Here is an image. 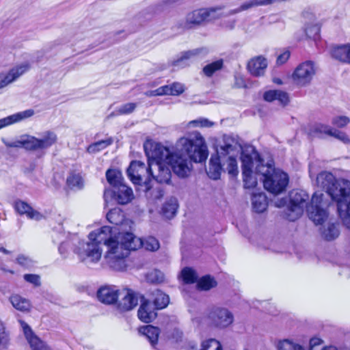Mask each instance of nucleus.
<instances>
[{
	"mask_svg": "<svg viewBox=\"0 0 350 350\" xmlns=\"http://www.w3.org/2000/svg\"><path fill=\"white\" fill-rule=\"evenodd\" d=\"M307 37L316 40L319 38L320 27L318 25H311L305 29Z\"/></svg>",
	"mask_w": 350,
	"mask_h": 350,
	"instance_id": "nucleus-48",
	"label": "nucleus"
},
{
	"mask_svg": "<svg viewBox=\"0 0 350 350\" xmlns=\"http://www.w3.org/2000/svg\"><path fill=\"white\" fill-rule=\"evenodd\" d=\"M141 239L133 233H126L121 237L119 245L114 250H108L105 256L109 267L116 271H123L126 268L125 258L131 251L141 247Z\"/></svg>",
	"mask_w": 350,
	"mask_h": 350,
	"instance_id": "nucleus-7",
	"label": "nucleus"
},
{
	"mask_svg": "<svg viewBox=\"0 0 350 350\" xmlns=\"http://www.w3.org/2000/svg\"><path fill=\"white\" fill-rule=\"evenodd\" d=\"M314 74L313 64L311 62H306L297 67L292 78L295 83L304 86L310 82Z\"/></svg>",
	"mask_w": 350,
	"mask_h": 350,
	"instance_id": "nucleus-12",
	"label": "nucleus"
},
{
	"mask_svg": "<svg viewBox=\"0 0 350 350\" xmlns=\"http://www.w3.org/2000/svg\"><path fill=\"white\" fill-rule=\"evenodd\" d=\"M9 344V334L5 331L4 324L0 320V350H6L8 348Z\"/></svg>",
	"mask_w": 350,
	"mask_h": 350,
	"instance_id": "nucleus-45",
	"label": "nucleus"
},
{
	"mask_svg": "<svg viewBox=\"0 0 350 350\" xmlns=\"http://www.w3.org/2000/svg\"><path fill=\"white\" fill-rule=\"evenodd\" d=\"M273 82L276 84L281 85L282 84V81L279 78H274Z\"/></svg>",
	"mask_w": 350,
	"mask_h": 350,
	"instance_id": "nucleus-63",
	"label": "nucleus"
},
{
	"mask_svg": "<svg viewBox=\"0 0 350 350\" xmlns=\"http://www.w3.org/2000/svg\"><path fill=\"white\" fill-rule=\"evenodd\" d=\"M39 150H46L57 142V134L52 131H46L41 134L40 137H37Z\"/></svg>",
	"mask_w": 350,
	"mask_h": 350,
	"instance_id": "nucleus-24",
	"label": "nucleus"
},
{
	"mask_svg": "<svg viewBox=\"0 0 350 350\" xmlns=\"http://www.w3.org/2000/svg\"><path fill=\"white\" fill-rule=\"evenodd\" d=\"M183 333L178 329H174L172 332V337L175 339L176 342L182 338Z\"/></svg>",
	"mask_w": 350,
	"mask_h": 350,
	"instance_id": "nucleus-62",
	"label": "nucleus"
},
{
	"mask_svg": "<svg viewBox=\"0 0 350 350\" xmlns=\"http://www.w3.org/2000/svg\"><path fill=\"white\" fill-rule=\"evenodd\" d=\"M258 160L263 159L254 147H251L250 150H245L241 153V167L245 188H254L257 185V178L253 176L252 168L254 163L257 165Z\"/></svg>",
	"mask_w": 350,
	"mask_h": 350,
	"instance_id": "nucleus-8",
	"label": "nucleus"
},
{
	"mask_svg": "<svg viewBox=\"0 0 350 350\" xmlns=\"http://www.w3.org/2000/svg\"><path fill=\"white\" fill-rule=\"evenodd\" d=\"M136 106V103H126L118 107L116 111H113L111 113H110L109 117L131 113L135 109Z\"/></svg>",
	"mask_w": 350,
	"mask_h": 350,
	"instance_id": "nucleus-44",
	"label": "nucleus"
},
{
	"mask_svg": "<svg viewBox=\"0 0 350 350\" xmlns=\"http://www.w3.org/2000/svg\"><path fill=\"white\" fill-rule=\"evenodd\" d=\"M197 282L198 288L202 291H208L215 287L217 284L214 278L209 275L203 276Z\"/></svg>",
	"mask_w": 350,
	"mask_h": 350,
	"instance_id": "nucleus-38",
	"label": "nucleus"
},
{
	"mask_svg": "<svg viewBox=\"0 0 350 350\" xmlns=\"http://www.w3.org/2000/svg\"><path fill=\"white\" fill-rule=\"evenodd\" d=\"M278 350H305L299 344L289 339L280 340L277 345Z\"/></svg>",
	"mask_w": 350,
	"mask_h": 350,
	"instance_id": "nucleus-43",
	"label": "nucleus"
},
{
	"mask_svg": "<svg viewBox=\"0 0 350 350\" xmlns=\"http://www.w3.org/2000/svg\"><path fill=\"white\" fill-rule=\"evenodd\" d=\"M152 165V164L149 163L147 167L142 161H133L126 171L130 180L135 185L144 186L146 193L151 189L150 178L153 176Z\"/></svg>",
	"mask_w": 350,
	"mask_h": 350,
	"instance_id": "nucleus-9",
	"label": "nucleus"
},
{
	"mask_svg": "<svg viewBox=\"0 0 350 350\" xmlns=\"http://www.w3.org/2000/svg\"><path fill=\"white\" fill-rule=\"evenodd\" d=\"M291 55L289 51H285L284 53L278 55L276 60L277 65H282L289 59Z\"/></svg>",
	"mask_w": 350,
	"mask_h": 350,
	"instance_id": "nucleus-53",
	"label": "nucleus"
},
{
	"mask_svg": "<svg viewBox=\"0 0 350 350\" xmlns=\"http://www.w3.org/2000/svg\"><path fill=\"white\" fill-rule=\"evenodd\" d=\"M142 304L138 310L137 315L139 319L146 323L152 322L157 317V313L154 312V308L152 304L145 299L143 296H141Z\"/></svg>",
	"mask_w": 350,
	"mask_h": 350,
	"instance_id": "nucleus-19",
	"label": "nucleus"
},
{
	"mask_svg": "<svg viewBox=\"0 0 350 350\" xmlns=\"http://www.w3.org/2000/svg\"><path fill=\"white\" fill-rule=\"evenodd\" d=\"M332 128L329 125L317 123L314 124L309 131L310 135L312 137H321V135L325 134L330 135Z\"/></svg>",
	"mask_w": 350,
	"mask_h": 350,
	"instance_id": "nucleus-35",
	"label": "nucleus"
},
{
	"mask_svg": "<svg viewBox=\"0 0 350 350\" xmlns=\"http://www.w3.org/2000/svg\"><path fill=\"white\" fill-rule=\"evenodd\" d=\"M321 234L323 239L327 241L336 239L340 234L339 224L327 223L321 228Z\"/></svg>",
	"mask_w": 350,
	"mask_h": 350,
	"instance_id": "nucleus-26",
	"label": "nucleus"
},
{
	"mask_svg": "<svg viewBox=\"0 0 350 350\" xmlns=\"http://www.w3.org/2000/svg\"><path fill=\"white\" fill-rule=\"evenodd\" d=\"M200 350H222V347L218 340L210 338L202 342Z\"/></svg>",
	"mask_w": 350,
	"mask_h": 350,
	"instance_id": "nucleus-46",
	"label": "nucleus"
},
{
	"mask_svg": "<svg viewBox=\"0 0 350 350\" xmlns=\"http://www.w3.org/2000/svg\"><path fill=\"white\" fill-rule=\"evenodd\" d=\"M21 325L25 338L30 345L31 350H52L44 341L38 338L32 331L31 328L24 321Z\"/></svg>",
	"mask_w": 350,
	"mask_h": 350,
	"instance_id": "nucleus-17",
	"label": "nucleus"
},
{
	"mask_svg": "<svg viewBox=\"0 0 350 350\" xmlns=\"http://www.w3.org/2000/svg\"><path fill=\"white\" fill-rule=\"evenodd\" d=\"M146 95L148 96H155L165 95L163 86L159 87V88H157L154 90H151V91L147 92L146 93Z\"/></svg>",
	"mask_w": 350,
	"mask_h": 350,
	"instance_id": "nucleus-57",
	"label": "nucleus"
},
{
	"mask_svg": "<svg viewBox=\"0 0 350 350\" xmlns=\"http://www.w3.org/2000/svg\"><path fill=\"white\" fill-rule=\"evenodd\" d=\"M5 145L9 148H22V136L18 140L12 142H5Z\"/></svg>",
	"mask_w": 350,
	"mask_h": 350,
	"instance_id": "nucleus-60",
	"label": "nucleus"
},
{
	"mask_svg": "<svg viewBox=\"0 0 350 350\" xmlns=\"http://www.w3.org/2000/svg\"><path fill=\"white\" fill-rule=\"evenodd\" d=\"M150 194L154 200H160L164 195V191L161 187H157L153 189Z\"/></svg>",
	"mask_w": 350,
	"mask_h": 350,
	"instance_id": "nucleus-54",
	"label": "nucleus"
},
{
	"mask_svg": "<svg viewBox=\"0 0 350 350\" xmlns=\"http://www.w3.org/2000/svg\"><path fill=\"white\" fill-rule=\"evenodd\" d=\"M10 300L13 307L18 310L28 311L30 308L29 301L18 295L11 296Z\"/></svg>",
	"mask_w": 350,
	"mask_h": 350,
	"instance_id": "nucleus-34",
	"label": "nucleus"
},
{
	"mask_svg": "<svg viewBox=\"0 0 350 350\" xmlns=\"http://www.w3.org/2000/svg\"><path fill=\"white\" fill-rule=\"evenodd\" d=\"M112 143L113 139L111 138L98 141L89 145L87 148V152L90 154H95L110 146Z\"/></svg>",
	"mask_w": 350,
	"mask_h": 350,
	"instance_id": "nucleus-37",
	"label": "nucleus"
},
{
	"mask_svg": "<svg viewBox=\"0 0 350 350\" xmlns=\"http://www.w3.org/2000/svg\"><path fill=\"white\" fill-rule=\"evenodd\" d=\"M322 350H338V349L335 347L330 346V347H325Z\"/></svg>",
	"mask_w": 350,
	"mask_h": 350,
	"instance_id": "nucleus-64",
	"label": "nucleus"
},
{
	"mask_svg": "<svg viewBox=\"0 0 350 350\" xmlns=\"http://www.w3.org/2000/svg\"><path fill=\"white\" fill-rule=\"evenodd\" d=\"M170 301L167 295L163 293L161 291H157L154 299V308L157 310L165 308Z\"/></svg>",
	"mask_w": 350,
	"mask_h": 350,
	"instance_id": "nucleus-41",
	"label": "nucleus"
},
{
	"mask_svg": "<svg viewBox=\"0 0 350 350\" xmlns=\"http://www.w3.org/2000/svg\"><path fill=\"white\" fill-rule=\"evenodd\" d=\"M14 208L20 215L25 214L30 219L39 220L42 217L40 213L33 210L28 204L21 200L15 202Z\"/></svg>",
	"mask_w": 350,
	"mask_h": 350,
	"instance_id": "nucleus-27",
	"label": "nucleus"
},
{
	"mask_svg": "<svg viewBox=\"0 0 350 350\" xmlns=\"http://www.w3.org/2000/svg\"><path fill=\"white\" fill-rule=\"evenodd\" d=\"M79 242H83V241H81L77 234L72 235L67 240L61 243L59 246V252L60 254L64 257H66L68 248H72L73 252L77 254L75 252L76 248L79 249V247H81V250H83V247L79 243Z\"/></svg>",
	"mask_w": 350,
	"mask_h": 350,
	"instance_id": "nucleus-25",
	"label": "nucleus"
},
{
	"mask_svg": "<svg viewBox=\"0 0 350 350\" xmlns=\"http://www.w3.org/2000/svg\"><path fill=\"white\" fill-rule=\"evenodd\" d=\"M17 262L23 266L29 267L31 264V260L24 255H19L16 258Z\"/></svg>",
	"mask_w": 350,
	"mask_h": 350,
	"instance_id": "nucleus-55",
	"label": "nucleus"
},
{
	"mask_svg": "<svg viewBox=\"0 0 350 350\" xmlns=\"http://www.w3.org/2000/svg\"><path fill=\"white\" fill-rule=\"evenodd\" d=\"M333 58L350 64V45L344 44L333 47L331 51Z\"/></svg>",
	"mask_w": 350,
	"mask_h": 350,
	"instance_id": "nucleus-28",
	"label": "nucleus"
},
{
	"mask_svg": "<svg viewBox=\"0 0 350 350\" xmlns=\"http://www.w3.org/2000/svg\"><path fill=\"white\" fill-rule=\"evenodd\" d=\"M317 183L336 203L340 218L350 230V181L337 180L333 174L325 171L317 175Z\"/></svg>",
	"mask_w": 350,
	"mask_h": 350,
	"instance_id": "nucleus-3",
	"label": "nucleus"
},
{
	"mask_svg": "<svg viewBox=\"0 0 350 350\" xmlns=\"http://www.w3.org/2000/svg\"><path fill=\"white\" fill-rule=\"evenodd\" d=\"M108 196L111 197L119 204H126L133 199V193L131 188L122 184L113 190H106L104 193V197L106 199Z\"/></svg>",
	"mask_w": 350,
	"mask_h": 350,
	"instance_id": "nucleus-13",
	"label": "nucleus"
},
{
	"mask_svg": "<svg viewBox=\"0 0 350 350\" xmlns=\"http://www.w3.org/2000/svg\"><path fill=\"white\" fill-rule=\"evenodd\" d=\"M141 241H142L141 240ZM142 246H144L146 250L154 252L159 250L160 244L156 238L153 237H149L144 243L142 242L141 247Z\"/></svg>",
	"mask_w": 350,
	"mask_h": 350,
	"instance_id": "nucleus-47",
	"label": "nucleus"
},
{
	"mask_svg": "<svg viewBox=\"0 0 350 350\" xmlns=\"http://www.w3.org/2000/svg\"><path fill=\"white\" fill-rule=\"evenodd\" d=\"M323 342V340L317 337H314L310 340V348H313L316 346L321 345Z\"/></svg>",
	"mask_w": 350,
	"mask_h": 350,
	"instance_id": "nucleus-61",
	"label": "nucleus"
},
{
	"mask_svg": "<svg viewBox=\"0 0 350 350\" xmlns=\"http://www.w3.org/2000/svg\"><path fill=\"white\" fill-rule=\"evenodd\" d=\"M350 122V119L345 116H336L332 118V123L338 128H343Z\"/></svg>",
	"mask_w": 350,
	"mask_h": 350,
	"instance_id": "nucleus-51",
	"label": "nucleus"
},
{
	"mask_svg": "<svg viewBox=\"0 0 350 350\" xmlns=\"http://www.w3.org/2000/svg\"><path fill=\"white\" fill-rule=\"evenodd\" d=\"M96 295L100 302L111 305L117 302L119 290L116 286L105 285L98 288Z\"/></svg>",
	"mask_w": 350,
	"mask_h": 350,
	"instance_id": "nucleus-15",
	"label": "nucleus"
},
{
	"mask_svg": "<svg viewBox=\"0 0 350 350\" xmlns=\"http://www.w3.org/2000/svg\"><path fill=\"white\" fill-rule=\"evenodd\" d=\"M181 278L185 284H194L198 281V275L190 267H185L181 271Z\"/></svg>",
	"mask_w": 350,
	"mask_h": 350,
	"instance_id": "nucleus-42",
	"label": "nucleus"
},
{
	"mask_svg": "<svg viewBox=\"0 0 350 350\" xmlns=\"http://www.w3.org/2000/svg\"><path fill=\"white\" fill-rule=\"evenodd\" d=\"M107 219L111 224H113L112 227L114 232H118V238L121 237L126 233H131L129 231L132 228L133 222L126 219L123 211L119 208H115L110 210L107 214Z\"/></svg>",
	"mask_w": 350,
	"mask_h": 350,
	"instance_id": "nucleus-11",
	"label": "nucleus"
},
{
	"mask_svg": "<svg viewBox=\"0 0 350 350\" xmlns=\"http://www.w3.org/2000/svg\"><path fill=\"white\" fill-rule=\"evenodd\" d=\"M22 148L31 151L39 150L37 137L29 135H22Z\"/></svg>",
	"mask_w": 350,
	"mask_h": 350,
	"instance_id": "nucleus-39",
	"label": "nucleus"
},
{
	"mask_svg": "<svg viewBox=\"0 0 350 350\" xmlns=\"http://www.w3.org/2000/svg\"><path fill=\"white\" fill-rule=\"evenodd\" d=\"M235 24H236L235 20H228V21H224L221 25L223 28H224L226 29L232 30L235 27Z\"/></svg>",
	"mask_w": 350,
	"mask_h": 350,
	"instance_id": "nucleus-58",
	"label": "nucleus"
},
{
	"mask_svg": "<svg viewBox=\"0 0 350 350\" xmlns=\"http://www.w3.org/2000/svg\"><path fill=\"white\" fill-rule=\"evenodd\" d=\"M146 279L151 283H160L163 280V274L158 270H153L147 274Z\"/></svg>",
	"mask_w": 350,
	"mask_h": 350,
	"instance_id": "nucleus-49",
	"label": "nucleus"
},
{
	"mask_svg": "<svg viewBox=\"0 0 350 350\" xmlns=\"http://www.w3.org/2000/svg\"><path fill=\"white\" fill-rule=\"evenodd\" d=\"M224 144L217 146L215 154L211 155L208 167L206 169L207 176L214 180H219L224 172V166L227 163L226 170L232 176L238 174L237 161L231 152L236 149L234 140L232 137L224 135Z\"/></svg>",
	"mask_w": 350,
	"mask_h": 350,
	"instance_id": "nucleus-5",
	"label": "nucleus"
},
{
	"mask_svg": "<svg viewBox=\"0 0 350 350\" xmlns=\"http://www.w3.org/2000/svg\"><path fill=\"white\" fill-rule=\"evenodd\" d=\"M90 241L79 242L83 247L76 248L75 252L81 262H97L101 257L102 250L100 245H106L108 250H114L119 245L120 239L118 238V232L113 228L103 226L96 231H93L88 236Z\"/></svg>",
	"mask_w": 350,
	"mask_h": 350,
	"instance_id": "nucleus-4",
	"label": "nucleus"
},
{
	"mask_svg": "<svg viewBox=\"0 0 350 350\" xmlns=\"http://www.w3.org/2000/svg\"><path fill=\"white\" fill-rule=\"evenodd\" d=\"M66 184L71 189H81L83 187V181L79 173L70 171L66 179Z\"/></svg>",
	"mask_w": 350,
	"mask_h": 350,
	"instance_id": "nucleus-32",
	"label": "nucleus"
},
{
	"mask_svg": "<svg viewBox=\"0 0 350 350\" xmlns=\"http://www.w3.org/2000/svg\"><path fill=\"white\" fill-rule=\"evenodd\" d=\"M206 318L211 326L220 329L229 327L234 322L232 312L220 306H211L208 310Z\"/></svg>",
	"mask_w": 350,
	"mask_h": 350,
	"instance_id": "nucleus-10",
	"label": "nucleus"
},
{
	"mask_svg": "<svg viewBox=\"0 0 350 350\" xmlns=\"http://www.w3.org/2000/svg\"><path fill=\"white\" fill-rule=\"evenodd\" d=\"M267 67V60L262 55L252 58L247 63V70L254 77L262 76Z\"/></svg>",
	"mask_w": 350,
	"mask_h": 350,
	"instance_id": "nucleus-18",
	"label": "nucleus"
},
{
	"mask_svg": "<svg viewBox=\"0 0 350 350\" xmlns=\"http://www.w3.org/2000/svg\"><path fill=\"white\" fill-rule=\"evenodd\" d=\"M329 136L335 137L345 144L350 143V139L345 132L332 129Z\"/></svg>",
	"mask_w": 350,
	"mask_h": 350,
	"instance_id": "nucleus-50",
	"label": "nucleus"
},
{
	"mask_svg": "<svg viewBox=\"0 0 350 350\" xmlns=\"http://www.w3.org/2000/svg\"><path fill=\"white\" fill-rule=\"evenodd\" d=\"M106 178L108 183L115 188L119 185H121L123 183V177L120 171L109 169L106 172Z\"/></svg>",
	"mask_w": 350,
	"mask_h": 350,
	"instance_id": "nucleus-33",
	"label": "nucleus"
},
{
	"mask_svg": "<svg viewBox=\"0 0 350 350\" xmlns=\"http://www.w3.org/2000/svg\"><path fill=\"white\" fill-rule=\"evenodd\" d=\"M139 295L131 290H128L124 297L118 303V309L120 312L129 311L138 304Z\"/></svg>",
	"mask_w": 350,
	"mask_h": 350,
	"instance_id": "nucleus-21",
	"label": "nucleus"
},
{
	"mask_svg": "<svg viewBox=\"0 0 350 350\" xmlns=\"http://www.w3.org/2000/svg\"><path fill=\"white\" fill-rule=\"evenodd\" d=\"M145 153L148 159L155 161L152 165L157 173L152 178L160 184H170L172 172L180 178L189 176L192 169V161L202 163L206 160L208 151L205 140L198 132H193L187 137L180 138L176 145V150L171 151L160 144L146 142Z\"/></svg>",
	"mask_w": 350,
	"mask_h": 350,
	"instance_id": "nucleus-1",
	"label": "nucleus"
},
{
	"mask_svg": "<svg viewBox=\"0 0 350 350\" xmlns=\"http://www.w3.org/2000/svg\"><path fill=\"white\" fill-rule=\"evenodd\" d=\"M184 350H198V344L195 341H189L183 346Z\"/></svg>",
	"mask_w": 350,
	"mask_h": 350,
	"instance_id": "nucleus-59",
	"label": "nucleus"
},
{
	"mask_svg": "<svg viewBox=\"0 0 350 350\" xmlns=\"http://www.w3.org/2000/svg\"><path fill=\"white\" fill-rule=\"evenodd\" d=\"M178 207V200L176 198H170L163 205L162 213L167 219L172 218L176 213Z\"/></svg>",
	"mask_w": 350,
	"mask_h": 350,
	"instance_id": "nucleus-30",
	"label": "nucleus"
},
{
	"mask_svg": "<svg viewBox=\"0 0 350 350\" xmlns=\"http://www.w3.org/2000/svg\"><path fill=\"white\" fill-rule=\"evenodd\" d=\"M263 98L267 102L278 100L282 106H285L289 103L288 93L279 90H272L265 92L263 95Z\"/></svg>",
	"mask_w": 350,
	"mask_h": 350,
	"instance_id": "nucleus-23",
	"label": "nucleus"
},
{
	"mask_svg": "<svg viewBox=\"0 0 350 350\" xmlns=\"http://www.w3.org/2000/svg\"><path fill=\"white\" fill-rule=\"evenodd\" d=\"M209 53V49L207 47H201L192 50L184 51L180 57L172 62L174 67L184 68L188 66L187 61L193 57H204Z\"/></svg>",
	"mask_w": 350,
	"mask_h": 350,
	"instance_id": "nucleus-14",
	"label": "nucleus"
},
{
	"mask_svg": "<svg viewBox=\"0 0 350 350\" xmlns=\"http://www.w3.org/2000/svg\"><path fill=\"white\" fill-rule=\"evenodd\" d=\"M323 194L315 192L313 193L310 203L307 204L309 195L304 190H293L290 194V203L284 213V217L294 221L304 213V208L310 219L315 224H321L328 217L326 207L327 202L323 200Z\"/></svg>",
	"mask_w": 350,
	"mask_h": 350,
	"instance_id": "nucleus-2",
	"label": "nucleus"
},
{
	"mask_svg": "<svg viewBox=\"0 0 350 350\" xmlns=\"http://www.w3.org/2000/svg\"><path fill=\"white\" fill-rule=\"evenodd\" d=\"M139 332L146 336L152 347H154L158 342L160 330L157 327L146 325L139 328Z\"/></svg>",
	"mask_w": 350,
	"mask_h": 350,
	"instance_id": "nucleus-29",
	"label": "nucleus"
},
{
	"mask_svg": "<svg viewBox=\"0 0 350 350\" xmlns=\"http://www.w3.org/2000/svg\"><path fill=\"white\" fill-rule=\"evenodd\" d=\"M30 68L28 63L12 68L7 74H0V89L16 81Z\"/></svg>",
	"mask_w": 350,
	"mask_h": 350,
	"instance_id": "nucleus-16",
	"label": "nucleus"
},
{
	"mask_svg": "<svg viewBox=\"0 0 350 350\" xmlns=\"http://www.w3.org/2000/svg\"><path fill=\"white\" fill-rule=\"evenodd\" d=\"M255 174L262 176L265 189L274 195L284 191L288 183L287 174L275 169L272 160L266 163L264 160H258V163L255 167Z\"/></svg>",
	"mask_w": 350,
	"mask_h": 350,
	"instance_id": "nucleus-6",
	"label": "nucleus"
},
{
	"mask_svg": "<svg viewBox=\"0 0 350 350\" xmlns=\"http://www.w3.org/2000/svg\"><path fill=\"white\" fill-rule=\"evenodd\" d=\"M34 113V110L29 109L0 119V129L12 124L31 118Z\"/></svg>",
	"mask_w": 350,
	"mask_h": 350,
	"instance_id": "nucleus-22",
	"label": "nucleus"
},
{
	"mask_svg": "<svg viewBox=\"0 0 350 350\" xmlns=\"http://www.w3.org/2000/svg\"><path fill=\"white\" fill-rule=\"evenodd\" d=\"M163 88L165 95L179 96L185 91L184 85L178 82L163 85Z\"/></svg>",
	"mask_w": 350,
	"mask_h": 350,
	"instance_id": "nucleus-36",
	"label": "nucleus"
},
{
	"mask_svg": "<svg viewBox=\"0 0 350 350\" xmlns=\"http://www.w3.org/2000/svg\"><path fill=\"white\" fill-rule=\"evenodd\" d=\"M224 66V61L222 59H218L217 61H215L211 64H208L206 65L203 69L202 72L204 75H206L208 77H211L213 75V74L220 70Z\"/></svg>",
	"mask_w": 350,
	"mask_h": 350,
	"instance_id": "nucleus-40",
	"label": "nucleus"
},
{
	"mask_svg": "<svg viewBox=\"0 0 350 350\" xmlns=\"http://www.w3.org/2000/svg\"><path fill=\"white\" fill-rule=\"evenodd\" d=\"M252 201L253 208L256 213H262L267 209V199L265 193L253 194Z\"/></svg>",
	"mask_w": 350,
	"mask_h": 350,
	"instance_id": "nucleus-31",
	"label": "nucleus"
},
{
	"mask_svg": "<svg viewBox=\"0 0 350 350\" xmlns=\"http://www.w3.org/2000/svg\"><path fill=\"white\" fill-rule=\"evenodd\" d=\"M24 280L32 284L35 286H40L41 285L40 278L38 275L36 274H25Z\"/></svg>",
	"mask_w": 350,
	"mask_h": 350,
	"instance_id": "nucleus-52",
	"label": "nucleus"
},
{
	"mask_svg": "<svg viewBox=\"0 0 350 350\" xmlns=\"http://www.w3.org/2000/svg\"><path fill=\"white\" fill-rule=\"evenodd\" d=\"M208 13L204 8L198 9L189 12L185 18V27L192 28L201 25L204 21H207Z\"/></svg>",
	"mask_w": 350,
	"mask_h": 350,
	"instance_id": "nucleus-20",
	"label": "nucleus"
},
{
	"mask_svg": "<svg viewBox=\"0 0 350 350\" xmlns=\"http://www.w3.org/2000/svg\"><path fill=\"white\" fill-rule=\"evenodd\" d=\"M194 124H198L202 127H210L213 125V122L209 121L208 119L202 118L199 120L192 122Z\"/></svg>",
	"mask_w": 350,
	"mask_h": 350,
	"instance_id": "nucleus-56",
	"label": "nucleus"
}]
</instances>
